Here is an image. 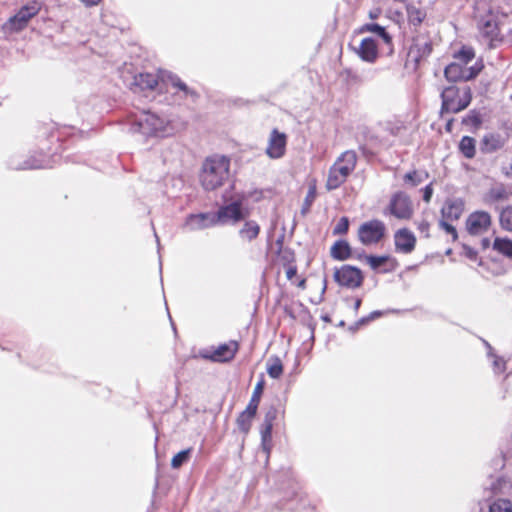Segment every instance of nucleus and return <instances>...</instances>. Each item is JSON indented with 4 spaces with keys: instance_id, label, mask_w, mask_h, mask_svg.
Returning <instances> with one entry per match:
<instances>
[{
    "instance_id": "obj_1",
    "label": "nucleus",
    "mask_w": 512,
    "mask_h": 512,
    "mask_svg": "<svg viewBox=\"0 0 512 512\" xmlns=\"http://www.w3.org/2000/svg\"><path fill=\"white\" fill-rule=\"evenodd\" d=\"M230 177V160L223 155L207 157L201 167L199 181L205 191L223 186Z\"/></svg>"
},
{
    "instance_id": "obj_2",
    "label": "nucleus",
    "mask_w": 512,
    "mask_h": 512,
    "mask_svg": "<svg viewBox=\"0 0 512 512\" xmlns=\"http://www.w3.org/2000/svg\"><path fill=\"white\" fill-rule=\"evenodd\" d=\"M356 163L357 155L354 151L347 150L342 153L329 169L326 189L332 191L339 188L354 171Z\"/></svg>"
},
{
    "instance_id": "obj_3",
    "label": "nucleus",
    "mask_w": 512,
    "mask_h": 512,
    "mask_svg": "<svg viewBox=\"0 0 512 512\" xmlns=\"http://www.w3.org/2000/svg\"><path fill=\"white\" fill-rule=\"evenodd\" d=\"M168 120L150 111H142L131 124L134 133L145 137H159L167 134Z\"/></svg>"
},
{
    "instance_id": "obj_4",
    "label": "nucleus",
    "mask_w": 512,
    "mask_h": 512,
    "mask_svg": "<svg viewBox=\"0 0 512 512\" xmlns=\"http://www.w3.org/2000/svg\"><path fill=\"white\" fill-rule=\"evenodd\" d=\"M441 113H458L466 109L472 100V92L470 87L465 86L458 88L449 86L441 92Z\"/></svg>"
},
{
    "instance_id": "obj_5",
    "label": "nucleus",
    "mask_w": 512,
    "mask_h": 512,
    "mask_svg": "<svg viewBox=\"0 0 512 512\" xmlns=\"http://www.w3.org/2000/svg\"><path fill=\"white\" fill-rule=\"evenodd\" d=\"M41 10V3L36 0L29 1L26 5L4 24V29L8 32H19L23 30L31 18L36 16Z\"/></svg>"
},
{
    "instance_id": "obj_6",
    "label": "nucleus",
    "mask_w": 512,
    "mask_h": 512,
    "mask_svg": "<svg viewBox=\"0 0 512 512\" xmlns=\"http://www.w3.org/2000/svg\"><path fill=\"white\" fill-rule=\"evenodd\" d=\"M386 226L384 222L373 219L362 223L358 228V239L365 245L370 246L378 244L385 236Z\"/></svg>"
},
{
    "instance_id": "obj_7",
    "label": "nucleus",
    "mask_w": 512,
    "mask_h": 512,
    "mask_svg": "<svg viewBox=\"0 0 512 512\" xmlns=\"http://www.w3.org/2000/svg\"><path fill=\"white\" fill-rule=\"evenodd\" d=\"M482 69L483 64L481 61L476 62L470 67L455 62L446 66L444 76L450 82L469 81L477 77Z\"/></svg>"
},
{
    "instance_id": "obj_8",
    "label": "nucleus",
    "mask_w": 512,
    "mask_h": 512,
    "mask_svg": "<svg viewBox=\"0 0 512 512\" xmlns=\"http://www.w3.org/2000/svg\"><path fill=\"white\" fill-rule=\"evenodd\" d=\"M334 280L342 287L356 289L362 285L364 276L359 268L343 265L335 269Z\"/></svg>"
},
{
    "instance_id": "obj_9",
    "label": "nucleus",
    "mask_w": 512,
    "mask_h": 512,
    "mask_svg": "<svg viewBox=\"0 0 512 512\" xmlns=\"http://www.w3.org/2000/svg\"><path fill=\"white\" fill-rule=\"evenodd\" d=\"M390 213L398 219H410L413 215V205L410 197L404 192L395 193L389 203Z\"/></svg>"
},
{
    "instance_id": "obj_10",
    "label": "nucleus",
    "mask_w": 512,
    "mask_h": 512,
    "mask_svg": "<svg viewBox=\"0 0 512 512\" xmlns=\"http://www.w3.org/2000/svg\"><path fill=\"white\" fill-rule=\"evenodd\" d=\"M491 215L486 211H475L466 220V229L470 235H480L490 228Z\"/></svg>"
},
{
    "instance_id": "obj_11",
    "label": "nucleus",
    "mask_w": 512,
    "mask_h": 512,
    "mask_svg": "<svg viewBox=\"0 0 512 512\" xmlns=\"http://www.w3.org/2000/svg\"><path fill=\"white\" fill-rule=\"evenodd\" d=\"M218 224L237 223L244 219L241 203L238 201L224 205L214 212Z\"/></svg>"
},
{
    "instance_id": "obj_12",
    "label": "nucleus",
    "mask_w": 512,
    "mask_h": 512,
    "mask_svg": "<svg viewBox=\"0 0 512 512\" xmlns=\"http://www.w3.org/2000/svg\"><path fill=\"white\" fill-rule=\"evenodd\" d=\"M218 225L214 212L190 214L186 217L184 226L190 231L203 230Z\"/></svg>"
},
{
    "instance_id": "obj_13",
    "label": "nucleus",
    "mask_w": 512,
    "mask_h": 512,
    "mask_svg": "<svg viewBox=\"0 0 512 512\" xmlns=\"http://www.w3.org/2000/svg\"><path fill=\"white\" fill-rule=\"evenodd\" d=\"M394 241L396 251L404 254L411 253L416 245V237L406 228L399 229L395 232Z\"/></svg>"
},
{
    "instance_id": "obj_14",
    "label": "nucleus",
    "mask_w": 512,
    "mask_h": 512,
    "mask_svg": "<svg viewBox=\"0 0 512 512\" xmlns=\"http://www.w3.org/2000/svg\"><path fill=\"white\" fill-rule=\"evenodd\" d=\"M287 137L284 133L274 129L270 135L267 154L270 158L277 159L284 155Z\"/></svg>"
},
{
    "instance_id": "obj_15",
    "label": "nucleus",
    "mask_w": 512,
    "mask_h": 512,
    "mask_svg": "<svg viewBox=\"0 0 512 512\" xmlns=\"http://www.w3.org/2000/svg\"><path fill=\"white\" fill-rule=\"evenodd\" d=\"M464 210V203L461 199L447 200L441 209L442 218L449 221L458 220Z\"/></svg>"
},
{
    "instance_id": "obj_16",
    "label": "nucleus",
    "mask_w": 512,
    "mask_h": 512,
    "mask_svg": "<svg viewBox=\"0 0 512 512\" xmlns=\"http://www.w3.org/2000/svg\"><path fill=\"white\" fill-rule=\"evenodd\" d=\"M359 57L366 62H374L378 57L377 45L373 38H364L357 50Z\"/></svg>"
},
{
    "instance_id": "obj_17",
    "label": "nucleus",
    "mask_w": 512,
    "mask_h": 512,
    "mask_svg": "<svg viewBox=\"0 0 512 512\" xmlns=\"http://www.w3.org/2000/svg\"><path fill=\"white\" fill-rule=\"evenodd\" d=\"M238 350L236 342L220 345L210 356V359L216 362H227L233 359Z\"/></svg>"
},
{
    "instance_id": "obj_18",
    "label": "nucleus",
    "mask_w": 512,
    "mask_h": 512,
    "mask_svg": "<svg viewBox=\"0 0 512 512\" xmlns=\"http://www.w3.org/2000/svg\"><path fill=\"white\" fill-rule=\"evenodd\" d=\"M504 143L499 134L488 133L483 136L480 149L483 153H493L500 150Z\"/></svg>"
},
{
    "instance_id": "obj_19",
    "label": "nucleus",
    "mask_w": 512,
    "mask_h": 512,
    "mask_svg": "<svg viewBox=\"0 0 512 512\" xmlns=\"http://www.w3.org/2000/svg\"><path fill=\"white\" fill-rule=\"evenodd\" d=\"M331 257L335 260L344 261L352 257V249L345 240L336 241L330 249Z\"/></svg>"
},
{
    "instance_id": "obj_20",
    "label": "nucleus",
    "mask_w": 512,
    "mask_h": 512,
    "mask_svg": "<svg viewBox=\"0 0 512 512\" xmlns=\"http://www.w3.org/2000/svg\"><path fill=\"white\" fill-rule=\"evenodd\" d=\"M509 193L507 192L506 188L503 184H498L493 187H491L487 193L484 196V201L486 203H495L499 201H505L508 200Z\"/></svg>"
},
{
    "instance_id": "obj_21",
    "label": "nucleus",
    "mask_w": 512,
    "mask_h": 512,
    "mask_svg": "<svg viewBox=\"0 0 512 512\" xmlns=\"http://www.w3.org/2000/svg\"><path fill=\"white\" fill-rule=\"evenodd\" d=\"M260 233V226L254 220L246 221L239 230L241 239L251 242L258 237Z\"/></svg>"
},
{
    "instance_id": "obj_22",
    "label": "nucleus",
    "mask_w": 512,
    "mask_h": 512,
    "mask_svg": "<svg viewBox=\"0 0 512 512\" xmlns=\"http://www.w3.org/2000/svg\"><path fill=\"white\" fill-rule=\"evenodd\" d=\"M169 83L173 89L176 90V93H181L182 98L192 97L196 98L197 93L190 89L178 76L170 75L168 77Z\"/></svg>"
},
{
    "instance_id": "obj_23",
    "label": "nucleus",
    "mask_w": 512,
    "mask_h": 512,
    "mask_svg": "<svg viewBox=\"0 0 512 512\" xmlns=\"http://www.w3.org/2000/svg\"><path fill=\"white\" fill-rule=\"evenodd\" d=\"M269 414L265 416V424L261 430V445L263 450L269 454L272 448V427L271 419H268Z\"/></svg>"
},
{
    "instance_id": "obj_24",
    "label": "nucleus",
    "mask_w": 512,
    "mask_h": 512,
    "mask_svg": "<svg viewBox=\"0 0 512 512\" xmlns=\"http://www.w3.org/2000/svg\"><path fill=\"white\" fill-rule=\"evenodd\" d=\"M250 409L251 408L246 407V409L241 412L237 418L238 428L244 433H247L250 430L252 419L255 417L257 412Z\"/></svg>"
},
{
    "instance_id": "obj_25",
    "label": "nucleus",
    "mask_w": 512,
    "mask_h": 512,
    "mask_svg": "<svg viewBox=\"0 0 512 512\" xmlns=\"http://www.w3.org/2000/svg\"><path fill=\"white\" fill-rule=\"evenodd\" d=\"M135 84L141 89H154L158 84L157 76L150 73H140L135 77Z\"/></svg>"
},
{
    "instance_id": "obj_26",
    "label": "nucleus",
    "mask_w": 512,
    "mask_h": 512,
    "mask_svg": "<svg viewBox=\"0 0 512 512\" xmlns=\"http://www.w3.org/2000/svg\"><path fill=\"white\" fill-rule=\"evenodd\" d=\"M12 167L17 170L42 169L47 168L48 163L44 158L31 157L30 159L24 161L22 164H13Z\"/></svg>"
},
{
    "instance_id": "obj_27",
    "label": "nucleus",
    "mask_w": 512,
    "mask_h": 512,
    "mask_svg": "<svg viewBox=\"0 0 512 512\" xmlns=\"http://www.w3.org/2000/svg\"><path fill=\"white\" fill-rule=\"evenodd\" d=\"M475 139L470 136H463L460 143L459 149L461 153L468 159H472L475 156Z\"/></svg>"
},
{
    "instance_id": "obj_28",
    "label": "nucleus",
    "mask_w": 512,
    "mask_h": 512,
    "mask_svg": "<svg viewBox=\"0 0 512 512\" xmlns=\"http://www.w3.org/2000/svg\"><path fill=\"white\" fill-rule=\"evenodd\" d=\"M493 249L508 258H512V240L509 238L496 237L493 243Z\"/></svg>"
},
{
    "instance_id": "obj_29",
    "label": "nucleus",
    "mask_w": 512,
    "mask_h": 512,
    "mask_svg": "<svg viewBox=\"0 0 512 512\" xmlns=\"http://www.w3.org/2000/svg\"><path fill=\"white\" fill-rule=\"evenodd\" d=\"M417 52L416 61H420L421 59L429 56L432 52V45L428 41H417L411 49V53Z\"/></svg>"
},
{
    "instance_id": "obj_30",
    "label": "nucleus",
    "mask_w": 512,
    "mask_h": 512,
    "mask_svg": "<svg viewBox=\"0 0 512 512\" xmlns=\"http://www.w3.org/2000/svg\"><path fill=\"white\" fill-rule=\"evenodd\" d=\"M407 16L410 24H412L413 26H419L423 22L426 14L421 9L413 5H408Z\"/></svg>"
},
{
    "instance_id": "obj_31",
    "label": "nucleus",
    "mask_w": 512,
    "mask_h": 512,
    "mask_svg": "<svg viewBox=\"0 0 512 512\" xmlns=\"http://www.w3.org/2000/svg\"><path fill=\"white\" fill-rule=\"evenodd\" d=\"M267 373L273 379H278L283 373V365L278 357L270 358L267 364Z\"/></svg>"
},
{
    "instance_id": "obj_32",
    "label": "nucleus",
    "mask_w": 512,
    "mask_h": 512,
    "mask_svg": "<svg viewBox=\"0 0 512 512\" xmlns=\"http://www.w3.org/2000/svg\"><path fill=\"white\" fill-rule=\"evenodd\" d=\"M428 178L427 172L411 171L405 174L404 182L415 187Z\"/></svg>"
},
{
    "instance_id": "obj_33",
    "label": "nucleus",
    "mask_w": 512,
    "mask_h": 512,
    "mask_svg": "<svg viewBox=\"0 0 512 512\" xmlns=\"http://www.w3.org/2000/svg\"><path fill=\"white\" fill-rule=\"evenodd\" d=\"M499 222L502 229L512 232V205L501 210Z\"/></svg>"
},
{
    "instance_id": "obj_34",
    "label": "nucleus",
    "mask_w": 512,
    "mask_h": 512,
    "mask_svg": "<svg viewBox=\"0 0 512 512\" xmlns=\"http://www.w3.org/2000/svg\"><path fill=\"white\" fill-rule=\"evenodd\" d=\"M264 380L261 379L255 386L252 397L247 405V407L251 408L250 410L257 411L258 405L260 403V398L264 390Z\"/></svg>"
},
{
    "instance_id": "obj_35",
    "label": "nucleus",
    "mask_w": 512,
    "mask_h": 512,
    "mask_svg": "<svg viewBox=\"0 0 512 512\" xmlns=\"http://www.w3.org/2000/svg\"><path fill=\"white\" fill-rule=\"evenodd\" d=\"M454 57L461 63L463 66H466L470 61L475 57L474 50L471 47L463 46Z\"/></svg>"
},
{
    "instance_id": "obj_36",
    "label": "nucleus",
    "mask_w": 512,
    "mask_h": 512,
    "mask_svg": "<svg viewBox=\"0 0 512 512\" xmlns=\"http://www.w3.org/2000/svg\"><path fill=\"white\" fill-rule=\"evenodd\" d=\"M484 344L488 348V353H487L488 356L494 357V361H493L494 372L495 373H503L506 370L505 361L502 358L497 357L496 355L493 354V349L487 341H484Z\"/></svg>"
},
{
    "instance_id": "obj_37",
    "label": "nucleus",
    "mask_w": 512,
    "mask_h": 512,
    "mask_svg": "<svg viewBox=\"0 0 512 512\" xmlns=\"http://www.w3.org/2000/svg\"><path fill=\"white\" fill-rule=\"evenodd\" d=\"M192 448H188L178 452L171 460V466L174 469L180 468L184 463H186L191 455Z\"/></svg>"
},
{
    "instance_id": "obj_38",
    "label": "nucleus",
    "mask_w": 512,
    "mask_h": 512,
    "mask_svg": "<svg viewBox=\"0 0 512 512\" xmlns=\"http://www.w3.org/2000/svg\"><path fill=\"white\" fill-rule=\"evenodd\" d=\"M364 260L369 264L371 269L378 270L382 265H384L388 260L389 256H364Z\"/></svg>"
},
{
    "instance_id": "obj_39",
    "label": "nucleus",
    "mask_w": 512,
    "mask_h": 512,
    "mask_svg": "<svg viewBox=\"0 0 512 512\" xmlns=\"http://www.w3.org/2000/svg\"><path fill=\"white\" fill-rule=\"evenodd\" d=\"M481 30L484 35L490 37L491 39L497 37L499 31L497 23L493 20L485 21L481 27Z\"/></svg>"
},
{
    "instance_id": "obj_40",
    "label": "nucleus",
    "mask_w": 512,
    "mask_h": 512,
    "mask_svg": "<svg viewBox=\"0 0 512 512\" xmlns=\"http://www.w3.org/2000/svg\"><path fill=\"white\" fill-rule=\"evenodd\" d=\"M490 512H512V504L506 500H498L490 505Z\"/></svg>"
},
{
    "instance_id": "obj_41",
    "label": "nucleus",
    "mask_w": 512,
    "mask_h": 512,
    "mask_svg": "<svg viewBox=\"0 0 512 512\" xmlns=\"http://www.w3.org/2000/svg\"><path fill=\"white\" fill-rule=\"evenodd\" d=\"M349 229V219L347 217H341L338 223L333 228L334 235H344Z\"/></svg>"
},
{
    "instance_id": "obj_42",
    "label": "nucleus",
    "mask_w": 512,
    "mask_h": 512,
    "mask_svg": "<svg viewBox=\"0 0 512 512\" xmlns=\"http://www.w3.org/2000/svg\"><path fill=\"white\" fill-rule=\"evenodd\" d=\"M382 314H383L382 311H379V310L373 311L369 314V316L361 318L357 323H355V326L350 328V330H356L359 326L364 325V324L368 323L369 321L380 317Z\"/></svg>"
},
{
    "instance_id": "obj_43",
    "label": "nucleus",
    "mask_w": 512,
    "mask_h": 512,
    "mask_svg": "<svg viewBox=\"0 0 512 512\" xmlns=\"http://www.w3.org/2000/svg\"><path fill=\"white\" fill-rule=\"evenodd\" d=\"M463 123L477 127L481 124V118L478 113L471 111L465 118H463Z\"/></svg>"
},
{
    "instance_id": "obj_44",
    "label": "nucleus",
    "mask_w": 512,
    "mask_h": 512,
    "mask_svg": "<svg viewBox=\"0 0 512 512\" xmlns=\"http://www.w3.org/2000/svg\"><path fill=\"white\" fill-rule=\"evenodd\" d=\"M315 198H316V188L314 186H312L309 188V190L307 192V195H306V198L304 201L303 212L309 210V208L312 205Z\"/></svg>"
},
{
    "instance_id": "obj_45",
    "label": "nucleus",
    "mask_w": 512,
    "mask_h": 512,
    "mask_svg": "<svg viewBox=\"0 0 512 512\" xmlns=\"http://www.w3.org/2000/svg\"><path fill=\"white\" fill-rule=\"evenodd\" d=\"M439 226L445 230L446 233L450 234L453 238V240H456L458 237L457 230L454 226L449 224L447 220L443 219L439 222Z\"/></svg>"
},
{
    "instance_id": "obj_46",
    "label": "nucleus",
    "mask_w": 512,
    "mask_h": 512,
    "mask_svg": "<svg viewBox=\"0 0 512 512\" xmlns=\"http://www.w3.org/2000/svg\"><path fill=\"white\" fill-rule=\"evenodd\" d=\"M362 32H371V33H374V34H379V33H383L384 32V27L379 25V24H376V23H370V24H365L362 29H361Z\"/></svg>"
},
{
    "instance_id": "obj_47",
    "label": "nucleus",
    "mask_w": 512,
    "mask_h": 512,
    "mask_svg": "<svg viewBox=\"0 0 512 512\" xmlns=\"http://www.w3.org/2000/svg\"><path fill=\"white\" fill-rule=\"evenodd\" d=\"M417 224V229L419 230V232L426 238H428L430 235H429V229H430V223L423 219L419 222L416 223Z\"/></svg>"
},
{
    "instance_id": "obj_48",
    "label": "nucleus",
    "mask_w": 512,
    "mask_h": 512,
    "mask_svg": "<svg viewBox=\"0 0 512 512\" xmlns=\"http://www.w3.org/2000/svg\"><path fill=\"white\" fill-rule=\"evenodd\" d=\"M463 250H464V255L470 259V260H476L477 259V251L469 246H464L463 247Z\"/></svg>"
},
{
    "instance_id": "obj_49",
    "label": "nucleus",
    "mask_w": 512,
    "mask_h": 512,
    "mask_svg": "<svg viewBox=\"0 0 512 512\" xmlns=\"http://www.w3.org/2000/svg\"><path fill=\"white\" fill-rule=\"evenodd\" d=\"M432 194H433V188H432V184H429L427 185L424 189H423V200L425 202H430L431 198H432Z\"/></svg>"
},
{
    "instance_id": "obj_50",
    "label": "nucleus",
    "mask_w": 512,
    "mask_h": 512,
    "mask_svg": "<svg viewBox=\"0 0 512 512\" xmlns=\"http://www.w3.org/2000/svg\"><path fill=\"white\" fill-rule=\"evenodd\" d=\"M379 37H381L383 39V41L386 43V44H391V41H392V38L391 36L387 33L386 29L384 28V32L383 33H379L377 34Z\"/></svg>"
},
{
    "instance_id": "obj_51",
    "label": "nucleus",
    "mask_w": 512,
    "mask_h": 512,
    "mask_svg": "<svg viewBox=\"0 0 512 512\" xmlns=\"http://www.w3.org/2000/svg\"><path fill=\"white\" fill-rule=\"evenodd\" d=\"M379 37H381L383 39V41L386 43V44H391V41H392V38L391 36L387 33L386 29L384 28V32L383 33H379L377 34Z\"/></svg>"
},
{
    "instance_id": "obj_52",
    "label": "nucleus",
    "mask_w": 512,
    "mask_h": 512,
    "mask_svg": "<svg viewBox=\"0 0 512 512\" xmlns=\"http://www.w3.org/2000/svg\"><path fill=\"white\" fill-rule=\"evenodd\" d=\"M379 37H381L383 39V41L386 43V44H391V41H392V38L391 36L387 33L386 29L384 28V32L383 33H379L377 34Z\"/></svg>"
},
{
    "instance_id": "obj_53",
    "label": "nucleus",
    "mask_w": 512,
    "mask_h": 512,
    "mask_svg": "<svg viewBox=\"0 0 512 512\" xmlns=\"http://www.w3.org/2000/svg\"><path fill=\"white\" fill-rule=\"evenodd\" d=\"M297 273V269L294 266H290L286 271V276L289 280H291Z\"/></svg>"
},
{
    "instance_id": "obj_54",
    "label": "nucleus",
    "mask_w": 512,
    "mask_h": 512,
    "mask_svg": "<svg viewBox=\"0 0 512 512\" xmlns=\"http://www.w3.org/2000/svg\"><path fill=\"white\" fill-rule=\"evenodd\" d=\"M86 6H95L100 0H81Z\"/></svg>"
},
{
    "instance_id": "obj_55",
    "label": "nucleus",
    "mask_w": 512,
    "mask_h": 512,
    "mask_svg": "<svg viewBox=\"0 0 512 512\" xmlns=\"http://www.w3.org/2000/svg\"><path fill=\"white\" fill-rule=\"evenodd\" d=\"M379 13H380V11H379V10H376V11H370L369 16H370V18H372V19H376V18L378 17Z\"/></svg>"
},
{
    "instance_id": "obj_56",
    "label": "nucleus",
    "mask_w": 512,
    "mask_h": 512,
    "mask_svg": "<svg viewBox=\"0 0 512 512\" xmlns=\"http://www.w3.org/2000/svg\"><path fill=\"white\" fill-rule=\"evenodd\" d=\"M489 245H490V241H489V239H488V238H484V239L482 240V246H483V248H488V247H489Z\"/></svg>"
},
{
    "instance_id": "obj_57",
    "label": "nucleus",
    "mask_w": 512,
    "mask_h": 512,
    "mask_svg": "<svg viewBox=\"0 0 512 512\" xmlns=\"http://www.w3.org/2000/svg\"><path fill=\"white\" fill-rule=\"evenodd\" d=\"M361 306V299H356L354 303V310L357 311Z\"/></svg>"
},
{
    "instance_id": "obj_58",
    "label": "nucleus",
    "mask_w": 512,
    "mask_h": 512,
    "mask_svg": "<svg viewBox=\"0 0 512 512\" xmlns=\"http://www.w3.org/2000/svg\"><path fill=\"white\" fill-rule=\"evenodd\" d=\"M267 414H269L268 419H271V423L273 424V420L275 418V411H269Z\"/></svg>"
},
{
    "instance_id": "obj_59",
    "label": "nucleus",
    "mask_w": 512,
    "mask_h": 512,
    "mask_svg": "<svg viewBox=\"0 0 512 512\" xmlns=\"http://www.w3.org/2000/svg\"><path fill=\"white\" fill-rule=\"evenodd\" d=\"M453 120H449L446 124V130L451 131L452 129Z\"/></svg>"
},
{
    "instance_id": "obj_60",
    "label": "nucleus",
    "mask_w": 512,
    "mask_h": 512,
    "mask_svg": "<svg viewBox=\"0 0 512 512\" xmlns=\"http://www.w3.org/2000/svg\"><path fill=\"white\" fill-rule=\"evenodd\" d=\"M364 256H366L364 253H357V254L355 255V258H357V259H359V260H362V259H364Z\"/></svg>"
},
{
    "instance_id": "obj_61",
    "label": "nucleus",
    "mask_w": 512,
    "mask_h": 512,
    "mask_svg": "<svg viewBox=\"0 0 512 512\" xmlns=\"http://www.w3.org/2000/svg\"><path fill=\"white\" fill-rule=\"evenodd\" d=\"M323 320L326 321V322L330 321L328 316L323 317Z\"/></svg>"
},
{
    "instance_id": "obj_62",
    "label": "nucleus",
    "mask_w": 512,
    "mask_h": 512,
    "mask_svg": "<svg viewBox=\"0 0 512 512\" xmlns=\"http://www.w3.org/2000/svg\"><path fill=\"white\" fill-rule=\"evenodd\" d=\"M339 325H340V326H344V325H345V322H344V321H341V322L339 323Z\"/></svg>"
},
{
    "instance_id": "obj_63",
    "label": "nucleus",
    "mask_w": 512,
    "mask_h": 512,
    "mask_svg": "<svg viewBox=\"0 0 512 512\" xmlns=\"http://www.w3.org/2000/svg\"><path fill=\"white\" fill-rule=\"evenodd\" d=\"M156 241L159 242L158 235H155Z\"/></svg>"
},
{
    "instance_id": "obj_64",
    "label": "nucleus",
    "mask_w": 512,
    "mask_h": 512,
    "mask_svg": "<svg viewBox=\"0 0 512 512\" xmlns=\"http://www.w3.org/2000/svg\"><path fill=\"white\" fill-rule=\"evenodd\" d=\"M156 241L159 242L158 235H155Z\"/></svg>"
}]
</instances>
